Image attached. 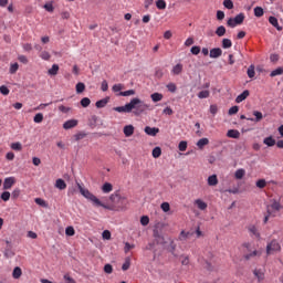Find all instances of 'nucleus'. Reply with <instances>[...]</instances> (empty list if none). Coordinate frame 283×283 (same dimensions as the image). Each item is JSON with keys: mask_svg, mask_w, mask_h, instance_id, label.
<instances>
[{"mask_svg": "<svg viewBox=\"0 0 283 283\" xmlns=\"http://www.w3.org/2000/svg\"><path fill=\"white\" fill-rule=\"evenodd\" d=\"M129 112L135 115V116H140L144 114L146 111L150 108L149 104H146L144 101H142L138 97H134L129 101Z\"/></svg>", "mask_w": 283, "mask_h": 283, "instance_id": "obj_1", "label": "nucleus"}, {"mask_svg": "<svg viewBox=\"0 0 283 283\" xmlns=\"http://www.w3.org/2000/svg\"><path fill=\"white\" fill-rule=\"evenodd\" d=\"M77 187L80 188V193L83 195L86 200L93 203L94 207H101L103 209L108 210L109 207L105 203H103L94 193H92L88 189L83 188L80 184H77Z\"/></svg>", "mask_w": 283, "mask_h": 283, "instance_id": "obj_2", "label": "nucleus"}, {"mask_svg": "<svg viewBox=\"0 0 283 283\" xmlns=\"http://www.w3.org/2000/svg\"><path fill=\"white\" fill-rule=\"evenodd\" d=\"M282 209L283 206L280 200L271 199L270 203L266 206V213L272 218H275L279 216Z\"/></svg>", "mask_w": 283, "mask_h": 283, "instance_id": "obj_3", "label": "nucleus"}, {"mask_svg": "<svg viewBox=\"0 0 283 283\" xmlns=\"http://www.w3.org/2000/svg\"><path fill=\"white\" fill-rule=\"evenodd\" d=\"M245 20V14L244 13H239L234 18H230L227 21V25L231 29L237 28L238 25H242Z\"/></svg>", "mask_w": 283, "mask_h": 283, "instance_id": "obj_4", "label": "nucleus"}, {"mask_svg": "<svg viewBox=\"0 0 283 283\" xmlns=\"http://www.w3.org/2000/svg\"><path fill=\"white\" fill-rule=\"evenodd\" d=\"M281 250H282V247L276 239H273L272 241H270L266 244V254L268 255L275 254V253L280 252Z\"/></svg>", "mask_w": 283, "mask_h": 283, "instance_id": "obj_5", "label": "nucleus"}, {"mask_svg": "<svg viewBox=\"0 0 283 283\" xmlns=\"http://www.w3.org/2000/svg\"><path fill=\"white\" fill-rule=\"evenodd\" d=\"M144 133H145L147 136L156 137V136L160 133V129H159L158 127L146 126V127L144 128Z\"/></svg>", "mask_w": 283, "mask_h": 283, "instance_id": "obj_6", "label": "nucleus"}, {"mask_svg": "<svg viewBox=\"0 0 283 283\" xmlns=\"http://www.w3.org/2000/svg\"><path fill=\"white\" fill-rule=\"evenodd\" d=\"M222 54H223L222 49H220V48H213V49H211L210 52H209V57L216 60V59L221 57Z\"/></svg>", "mask_w": 283, "mask_h": 283, "instance_id": "obj_7", "label": "nucleus"}, {"mask_svg": "<svg viewBox=\"0 0 283 283\" xmlns=\"http://www.w3.org/2000/svg\"><path fill=\"white\" fill-rule=\"evenodd\" d=\"M78 126V120L77 119H69L64 122L63 128L64 130H70Z\"/></svg>", "mask_w": 283, "mask_h": 283, "instance_id": "obj_8", "label": "nucleus"}, {"mask_svg": "<svg viewBox=\"0 0 283 283\" xmlns=\"http://www.w3.org/2000/svg\"><path fill=\"white\" fill-rule=\"evenodd\" d=\"M134 133H135V127H134V125H126V126H124V128H123V134H124V136H125L126 138L132 137V136L134 135Z\"/></svg>", "mask_w": 283, "mask_h": 283, "instance_id": "obj_9", "label": "nucleus"}, {"mask_svg": "<svg viewBox=\"0 0 283 283\" xmlns=\"http://www.w3.org/2000/svg\"><path fill=\"white\" fill-rule=\"evenodd\" d=\"M250 96V91L249 90H244L241 94H239L235 98V103L237 104H241L242 102H244L248 97Z\"/></svg>", "mask_w": 283, "mask_h": 283, "instance_id": "obj_10", "label": "nucleus"}, {"mask_svg": "<svg viewBox=\"0 0 283 283\" xmlns=\"http://www.w3.org/2000/svg\"><path fill=\"white\" fill-rule=\"evenodd\" d=\"M193 203L200 211H205L208 209V203L202 199H196Z\"/></svg>", "mask_w": 283, "mask_h": 283, "instance_id": "obj_11", "label": "nucleus"}, {"mask_svg": "<svg viewBox=\"0 0 283 283\" xmlns=\"http://www.w3.org/2000/svg\"><path fill=\"white\" fill-rule=\"evenodd\" d=\"M248 231H249L250 234L253 235L254 238H256V239H260V238H261V233H260V231H259V229H258L256 226H254V224L249 226V227H248Z\"/></svg>", "mask_w": 283, "mask_h": 283, "instance_id": "obj_12", "label": "nucleus"}, {"mask_svg": "<svg viewBox=\"0 0 283 283\" xmlns=\"http://www.w3.org/2000/svg\"><path fill=\"white\" fill-rule=\"evenodd\" d=\"M14 184H15V178L14 177H8L4 180L3 189L9 190L13 187Z\"/></svg>", "mask_w": 283, "mask_h": 283, "instance_id": "obj_13", "label": "nucleus"}, {"mask_svg": "<svg viewBox=\"0 0 283 283\" xmlns=\"http://www.w3.org/2000/svg\"><path fill=\"white\" fill-rule=\"evenodd\" d=\"M113 109H114V112H117V113L130 114L129 103H126L124 106L114 107Z\"/></svg>", "mask_w": 283, "mask_h": 283, "instance_id": "obj_14", "label": "nucleus"}, {"mask_svg": "<svg viewBox=\"0 0 283 283\" xmlns=\"http://www.w3.org/2000/svg\"><path fill=\"white\" fill-rule=\"evenodd\" d=\"M269 23L275 28L279 32L283 31V28L279 24V20L275 17L269 18Z\"/></svg>", "mask_w": 283, "mask_h": 283, "instance_id": "obj_15", "label": "nucleus"}, {"mask_svg": "<svg viewBox=\"0 0 283 283\" xmlns=\"http://www.w3.org/2000/svg\"><path fill=\"white\" fill-rule=\"evenodd\" d=\"M210 143L209 138L207 137H203V138H200L196 146L198 147V149L202 150L206 146H208Z\"/></svg>", "mask_w": 283, "mask_h": 283, "instance_id": "obj_16", "label": "nucleus"}, {"mask_svg": "<svg viewBox=\"0 0 283 283\" xmlns=\"http://www.w3.org/2000/svg\"><path fill=\"white\" fill-rule=\"evenodd\" d=\"M208 186L216 187L219 184V179L217 175H211L207 179Z\"/></svg>", "mask_w": 283, "mask_h": 283, "instance_id": "obj_17", "label": "nucleus"}, {"mask_svg": "<svg viewBox=\"0 0 283 283\" xmlns=\"http://www.w3.org/2000/svg\"><path fill=\"white\" fill-rule=\"evenodd\" d=\"M240 136H241V134L238 129H229L227 132V137L228 138L239 139Z\"/></svg>", "mask_w": 283, "mask_h": 283, "instance_id": "obj_18", "label": "nucleus"}, {"mask_svg": "<svg viewBox=\"0 0 283 283\" xmlns=\"http://www.w3.org/2000/svg\"><path fill=\"white\" fill-rule=\"evenodd\" d=\"M253 274L258 279V281H260V282L263 281L264 277H265V273L262 269H254Z\"/></svg>", "mask_w": 283, "mask_h": 283, "instance_id": "obj_19", "label": "nucleus"}, {"mask_svg": "<svg viewBox=\"0 0 283 283\" xmlns=\"http://www.w3.org/2000/svg\"><path fill=\"white\" fill-rule=\"evenodd\" d=\"M263 144L268 147H274L276 145V140L273 138V136H269L263 139Z\"/></svg>", "mask_w": 283, "mask_h": 283, "instance_id": "obj_20", "label": "nucleus"}, {"mask_svg": "<svg viewBox=\"0 0 283 283\" xmlns=\"http://www.w3.org/2000/svg\"><path fill=\"white\" fill-rule=\"evenodd\" d=\"M233 46V43H232V41L230 40V39H222V41H221V48L223 49V50H229V49H231Z\"/></svg>", "mask_w": 283, "mask_h": 283, "instance_id": "obj_21", "label": "nucleus"}, {"mask_svg": "<svg viewBox=\"0 0 283 283\" xmlns=\"http://www.w3.org/2000/svg\"><path fill=\"white\" fill-rule=\"evenodd\" d=\"M182 71H184V65L178 63L172 67L171 73L172 75H180Z\"/></svg>", "mask_w": 283, "mask_h": 283, "instance_id": "obj_22", "label": "nucleus"}, {"mask_svg": "<svg viewBox=\"0 0 283 283\" xmlns=\"http://www.w3.org/2000/svg\"><path fill=\"white\" fill-rule=\"evenodd\" d=\"M256 256H261V252L259 250H253L252 252L244 254V259L247 261H249L253 258H256Z\"/></svg>", "mask_w": 283, "mask_h": 283, "instance_id": "obj_23", "label": "nucleus"}, {"mask_svg": "<svg viewBox=\"0 0 283 283\" xmlns=\"http://www.w3.org/2000/svg\"><path fill=\"white\" fill-rule=\"evenodd\" d=\"M214 33L218 38H223L227 34V29L224 25H220L217 28Z\"/></svg>", "mask_w": 283, "mask_h": 283, "instance_id": "obj_24", "label": "nucleus"}, {"mask_svg": "<svg viewBox=\"0 0 283 283\" xmlns=\"http://www.w3.org/2000/svg\"><path fill=\"white\" fill-rule=\"evenodd\" d=\"M108 101H109L108 97H105V98H102L99 101H96L95 107L96 108H104L108 104Z\"/></svg>", "mask_w": 283, "mask_h": 283, "instance_id": "obj_25", "label": "nucleus"}, {"mask_svg": "<svg viewBox=\"0 0 283 283\" xmlns=\"http://www.w3.org/2000/svg\"><path fill=\"white\" fill-rule=\"evenodd\" d=\"M193 235V232H186L185 230L180 231L179 233V240L185 241L190 239Z\"/></svg>", "mask_w": 283, "mask_h": 283, "instance_id": "obj_26", "label": "nucleus"}, {"mask_svg": "<svg viewBox=\"0 0 283 283\" xmlns=\"http://www.w3.org/2000/svg\"><path fill=\"white\" fill-rule=\"evenodd\" d=\"M282 75H283V66H280L270 73V77H272V78L282 76Z\"/></svg>", "mask_w": 283, "mask_h": 283, "instance_id": "obj_27", "label": "nucleus"}, {"mask_svg": "<svg viewBox=\"0 0 283 283\" xmlns=\"http://www.w3.org/2000/svg\"><path fill=\"white\" fill-rule=\"evenodd\" d=\"M66 187H67V185H66L65 180H63L61 178L55 180V188H57L60 190H65Z\"/></svg>", "mask_w": 283, "mask_h": 283, "instance_id": "obj_28", "label": "nucleus"}, {"mask_svg": "<svg viewBox=\"0 0 283 283\" xmlns=\"http://www.w3.org/2000/svg\"><path fill=\"white\" fill-rule=\"evenodd\" d=\"M113 191V185L111 182H104L102 186L103 193H111Z\"/></svg>", "mask_w": 283, "mask_h": 283, "instance_id": "obj_29", "label": "nucleus"}, {"mask_svg": "<svg viewBox=\"0 0 283 283\" xmlns=\"http://www.w3.org/2000/svg\"><path fill=\"white\" fill-rule=\"evenodd\" d=\"M245 176V169L243 168H240V169H237L235 172H234V178L237 180H242Z\"/></svg>", "mask_w": 283, "mask_h": 283, "instance_id": "obj_30", "label": "nucleus"}, {"mask_svg": "<svg viewBox=\"0 0 283 283\" xmlns=\"http://www.w3.org/2000/svg\"><path fill=\"white\" fill-rule=\"evenodd\" d=\"M59 71H60L59 64H53V66H51V69H49V75L56 76Z\"/></svg>", "mask_w": 283, "mask_h": 283, "instance_id": "obj_31", "label": "nucleus"}, {"mask_svg": "<svg viewBox=\"0 0 283 283\" xmlns=\"http://www.w3.org/2000/svg\"><path fill=\"white\" fill-rule=\"evenodd\" d=\"M150 98L154 103H158V102H161L163 98H164V95L161 93H153L150 95Z\"/></svg>", "mask_w": 283, "mask_h": 283, "instance_id": "obj_32", "label": "nucleus"}, {"mask_svg": "<svg viewBox=\"0 0 283 283\" xmlns=\"http://www.w3.org/2000/svg\"><path fill=\"white\" fill-rule=\"evenodd\" d=\"M161 154H163V150H161V148L158 147V146L155 147V148L151 150V156H153V158H155V159L160 158Z\"/></svg>", "mask_w": 283, "mask_h": 283, "instance_id": "obj_33", "label": "nucleus"}, {"mask_svg": "<svg viewBox=\"0 0 283 283\" xmlns=\"http://www.w3.org/2000/svg\"><path fill=\"white\" fill-rule=\"evenodd\" d=\"M253 12H254L255 18L260 19V18L264 17V9L262 7H255Z\"/></svg>", "mask_w": 283, "mask_h": 283, "instance_id": "obj_34", "label": "nucleus"}, {"mask_svg": "<svg viewBox=\"0 0 283 283\" xmlns=\"http://www.w3.org/2000/svg\"><path fill=\"white\" fill-rule=\"evenodd\" d=\"M21 275H22V269L20 266L13 268V273H12L13 279L19 280Z\"/></svg>", "mask_w": 283, "mask_h": 283, "instance_id": "obj_35", "label": "nucleus"}, {"mask_svg": "<svg viewBox=\"0 0 283 283\" xmlns=\"http://www.w3.org/2000/svg\"><path fill=\"white\" fill-rule=\"evenodd\" d=\"M85 88H86V86H85V84H84L83 82H78V83L75 85V92H76L77 94L84 93Z\"/></svg>", "mask_w": 283, "mask_h": 283, "instance_id": "obj_36", "label": "nucleus"}, {"mask_svg": "<svg viewBox=\"0 0 283 283\" xmlns=\"http://www.w3.org/2000/svg\"><path fill=\"white\" fill-rule=\"evenodd\" d=\"M135 94H136L135 90H127L118 93V95L122 97H129V96H134Z\"/></svg>", "mask_w": 283, "mask_h": 283, "instance_id": "obj_37", "label": "nucleus"}, {"mask_svg": "<svg viewBox=\"0 0 283 283\" xmlns=\"http://www.w3.org/2000/svg\"><path fill=\"white\" fill-rule=\"evenodd\" d=\"M247 75H248L249 78H254L255 77V66L254 65H250L248 67Z\"/></svg>", "mask_w": 283, "mask_h": 283, "instance_id": "obj_38", "label": "nucleus"}, {"mask_svg": "<svg viewBox=\"0 0 283 283\" xmlns=\"http://www.w3.org/2000/svg\"><path fill=\"white\" fill-rule=\"evenodd\" d=\"M130 264H132V262H130V258H125V261H124V263L122 264V271H128L129 270V268H130Z\"/></svg>", "mask_w": 283, "mask_h": 283, "instance_id": "obj_39", "label": "nucleus"}, {"mask_svg": "<svg viewBox=\"0 0 283 283\" xmlns=\"http://www.w3.org/2000/svg\"><path fill=\"white\" fill-rule=\"evenodd\" d=\"M209 97H210V92L208 90H205L198 93L199 99H207Z\"/></svg>", "mask_w": 283, "mask_h": 283, "instance_id": "obj_40", "label": "nucleus"}, {"mask_svg": "<svg viewBox=\"0 0 283 283\" xmlns=\"http://www.w3.org/2000/svg\"><path fill=\"white\" fill-rule=\"evenodd\" d=\"M255 186L259 189H264L268 186V182L265 179L262 178V179L256 180Z\"/></svg>", "mask_w": 283, "mask_h": 283, "instance_id": "obj_41", "label": "nucleus"}, {"mask_svg": "<svg viewBox=\"0 0 283 283\" xmlns=\"http://www.w3.org/2000/svg\"><path fill=\"white\" fill-rule=\"evenodd\" d=\"M156 8L158 10H166V8H167L166 1L165 0H157L156 1Z\"/></svg>", "mask_w": 283, "mask_h": 283, "instance_id": "obj_42", "label": "nucleus"}, {"mask_svg": "<svg viewBox=\"0 0 283 283\" xmlns=\"http://www.w3.org/2000/svg\"><path fill=\"white\" fill-rule=\"evenodd\" d=\"M44 119V116L42 113H38L35 114V116H33V123L35 124H41Z\"/></svg>", "mask_w": 283, "mask_h": 283, "instance_id": "obj_43", "label": "nucleus"}, {"mask_svg": "<svg viewBox=\"0 0 283 283\" xmlns=\"http://www.w3.org/2000/svg\"><path fill=\"white\" fill-rule=\"evenodd\" d=\"M253 116L255 117V123H260L263 119V113L260 111H254Z\"/></svg>", "mask_w": 283, "mask_h": 283, "instance_id": "obj_44", "label": "nucleus"}, {"mask_svg": "<svg viewBox=\"0 0 283 283\" xmlns=\"http://www.w3.org/2000/svg\"><path fill=\"white\" fill-rule=\"evenodd\" d=\"M188 148V143L186 140H181L179 144H178V150L184 153L186 151Z\"/></svg>", "mask_w": 283, "mask_h": 283, "instance_id": "obj_45", "label": "nucleus"}, {"mask_svg": "<svg viewBox=\"0 0 283 283\" xmlns=\"http://www.w3.org/2000/svg\"><path fill=\"white\" fill-rule=\"evenodd\" d=\"M223 7L227 9V10H233L234 9V3L232 0H224L223 1Z\"/></svg>", "mask_w": 283, "mask_h": 283, "instance_id": "obj_46", "label": "nucleus"}, {"mask_svg": "<svg viewBox=\"0 0 283 283\" xmlns=\"http://www.w3.org/2000/svg\"><path fill=\"white\" fill-rule=\"evenodd\" d=\"M103 271L106 274H112L114 271L113 265L111 263H106L103 268Z\"/></svg>", "mask_w": 283, "mask_h": 283, "instance_id": "obj_47", "label": "nucleus"}, {"mask_svg": "<svg viewBox=\"0 0 283 283\" xmlns=\"http://www.w3.org/2000/svg\"><path fill=\"white\" fill-rule=\"evenodd\" d=\"M80 105H82L84 108H87L91 105V99L88 97H84L82 101H80Z\"/></svg>", "mask_w": 283, "mask_h": 283, "instance_id": "obj_48", "label": "nucleus"}, {"mask_svg": "<svg viewBox=\"0 0 283 283\" xmlns=\"http://www.w3.org/2000/svg\"><path fill=\"white\" fill-rule=\"evenodd\" d=\"M160 209L163 210V212L167 213L170 211V203L165 201L160 205Z\"/></svg>", "mask_w": 283, "mask_h": 283, "instance_id": "obj_49", "label": "nucleus"}, {"mask_svg": "<svg viewBox=\"0 0 283 283\" xmlns=\"http://www.w3.org/2000/svg\"><path fill=\"white\" fill-rule=\"evenodd\" d=\"M44 9L46 12L49 13H53L54 12V6H53V2H48L44 4Z\"/></svg>", "mask_w": 283, "mask_h": 283, "instance_id": "obj_50", "label": "nucleus"}, {"mask_svg": "<svg viewBox=\"0 0 283 283\" xmlns=\"http://www.w3.org/2000/svg\"><path fill=\"white\" fill-rule=\"evenodd\" d=\"M123 90H124V85L120 84V83L114 84V85L112 86V91H113L114 93H118V92H120V91H123Z\"/></svg>", "mask_w": 283, "mask_h": 283, "instance_id": "obj_51", "label": "nucleus"}, {"mask_svg": "<svg viewBox=\"0 0 283 283\" xmlns=\"http://www.w3.org/2000/svg\"><path fill=\"white\" fill-rule=\"evenodd\" d=\"M40 59L44 60V61H50L51 59V54L48 51H42V53H40Z\"/></svg>", "mask_w": 283, "mask_h": 283, "instance_id": "obj_52", "label": "nucleus"}, {"mask_svg": "<svg viewBox=\"0 0 283 283\" xmlns=\"http://www.w3.org/2000/svg\"><path fill=\"white\" fill-rule=\"evenodd\" d=\"M166 88H167L168 92H170V93H176V91H177V85H176L175 83H168V84L166 85Z\"/></svg>", "mask_w": 283, "mask_h": 283, "instance_id": "obj_53", "label": "nucleus"}, {"mask_svg": "<svg viewBox=\"0 0 283 283\" xmlns=\"http://www.w3.org/2000/svg\"><path fill=\"white\" fill-rule=\"evenodd\" d=\"M239 113V106H232L229 108L228 111V115L229 116H233V115H237Z\"/></svg>", "mask_w": 283, "mask_h": 283, "instance_id": "obj_54", "label": "nucleus"}, {"mask_svg": "<svg viewBox=\"0 0 283 283\" xmlns=\"http://www.w3.org/2000/svg\"><path fill=\"white\" fill-rule=\"evenodd\" d=\"M65 232H66V235H69V237H74L75 235V229L72 226L66 227Z\"/></svg>", "mask_w": 283, "mask_h": 283, "instance_id": "obj_55", "label": "nucleus"}, {"mask_svg": "<svg viewBox=\"0 0 283 283\" xmlns=\"http://www.w3.org/2000/svg\"><path fill=\"white\" fill-rule=\"evenodd\" d=\"M190 52H191L192 55H199L200 52H201V48L198 46V45H195V46H192V48L190 49Z\"/></svg>", "mask_w": 283, "mask_h": 283, "instance_id": "obj_56", "label": "nucleus"}, {"mask_svg": "<svg viewBox=\"0 0 283 283\" xmlns=\"http://www.w3.org/2000/svg\"><path fill=\"white\" fill-rule=\"evenodd\" d=\"M140 224H142L143 227L148 226V224H149V217H148V216H142V217H140Z\"/></svg>", "mask_w": 283, "mask_h": 283, "instance_id": "obj_57", "label": "nucleus"}, {"mask_svg": "<svg viewBox=\"0 0 283 283\" xmlns=\"http://www.w3.org/2000/svg\"><path fill=\"white\" fill-rule=\"evenodd\" d=\"M64 282L65 283H76V280L73 279L69 273L64 274Z\"/></svg>", "mask_w": 283, "mask_h": 283, "instance_id": "obj_58", "label": "nucleus"}, {"mask_svg": "<svg viewBox=\"0 0 283 283\" xmlns=\"http://www.w3.org/2000/svg\"><path fill=\"white\" fill-rule=\"evenodd\" d=\"M0 93L3 95V96H8L10 94V90L6 86V85H1L0 86Z\"/></svg>", "mask_w": 283, "mask_h": 283, "instance_id": "obj_59", "label": "nucleus"}, {"mask_svg": "<svg viewBox=\"0 0 283 283\" xmlns=\"http://www.w3.org/2000/svg\"><path fill=\"white\" fill-rule=\"evenodd\" d=\"M19 70V64L18 63H12L10 67V74L14 75Z\"/></svg>", "mask_w": 283, "mask_h": 283, "instance_id": "obj_60", "label": "nucleus"}, {"mask_svg": "<svg viewBox=\"0 0 283 283\" xmlns=\"http://www.w3.org/2000/svg\"><path fill=\"white\" fill-rule=\"evenodd\" d=\"M11 148L13 149V150H15V151H21L22 150V145H21V143H13L12 145H11Z\"/></svg>", "mask_w": 283, "mask_h": 283, "instance_id": "obj_61", "label": "nucleus"}, {"mask_svg": "<svg viewBox=\"0 0 283 283\" xmlns=\"http://www.w3.org/2000/svg\"><path fill=\"white\" fill-rule=\"evenodd\" d=\"M86 136H87L86 133H83V132L77 133V134H75V142H80V140L84 139Z\"/></svg>", "mask_w": 283, "mask_h": 283, "instance_id": "obj_62", "label": "nucleus"}, {"mask_svg": "<svg viewBox=\"0 0 283 283\" xmlns=\"http://www.w3.org/2000/svg\"><path fill=\"white\" fill-rule=\"evenodd\" d=\"M57 109L63 113V114H67L71 112V107H66L64 105H60V107H57Z\"/></svg>", "mask_w": 283, "mask_h": 283, "instance_id": "obj_63", "label": "nucleus"}, {"mask_svg": "<svg viewBox=\"0 0 283 283\" xmlns=\"http://www.w3.org/2000/svg\"><path fill=\"white\" fill-rule=\"evenodd\" d=\"M10 197H11L10 191H4V192L1 195V199H2L3 201H6V202L10 200Z\"/></svg>", "mask_w": 283, "mask_h": 283, "instance_id": "obj_64", "label": "nucleus"}]
</instances>
